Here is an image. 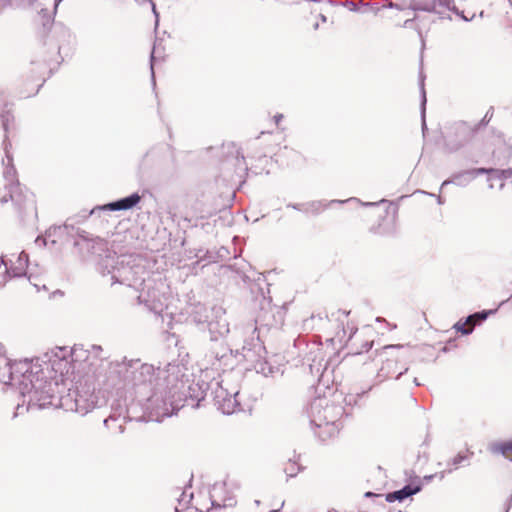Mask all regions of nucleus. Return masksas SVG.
Here are the masks:
<instances>
[{"label":"nucleus","mask_w":512,"mask_h":512,"mask_svg":"<svg viewBox=\"0 0 512 512\" xmlns=\"http://www.w3.org/2000/svg\"><path fill=\"white\" fill-rule=\"evenodd\" d=\"M502 181L503 180H510L512 182V168H505L502 169Z\"/></svg>","instance_id":"nucleus-56"},{"label":"nucleus","mask_w":512,"mask_h":512,"mask_svg":"<svg viewBox=\"0 0 512 512\" xmlns=\"http://www.w3.org/2000/svg\"><path fill=\"white\" fill-rule=\"evenodd\" d=\"M364 497L365 498H375V499H382L384 498V494H380V493H375V492H372V491H367L364 493Z\"/></svg>","instance_id":"nucleus-57"},{"label":"nucleus","mask_w":512,"mask_h":512,"mask_svg":"<svg viewBox=\"0 0 512 512\" xmlns=\"http://www.w3.org/2000/svg\"><path fill=\"white\" fill-rule=\"evenodd\" d=\"M214 344L210 347V353L214 357L217 362L220 358H222L225 354L232 350V348L225 342H213Z\"/></svg>","instance_id":"nucleus-32"},{"label":"nucleus","mask_w":512,"mask_h":512,"mask_svg":"<svg viewBox=\"0 0 512 512\" xmlns=\"http://www.w3.org/2000/svg\"><path fill=\"white\" fill-rule=\"evenodd\" d=\"M141 201V195L138 192H133L125 197L118 198L103 205H97L96 209L103 212H118L129 211L138 206Z\"/></svg>","instance_id":"nucleus-18"},{"label":"nucleus","mask_w":512,"mask_h":512,"mask_svg":"<svg viewBox=\"0 0 512 512\" xmlns=\"http://www.w3.org/2000/svg\"><path fill=\"white\" fill-rule=\"evenodd\" d=\"M25 0H8L10 5H16L19 6L24 3Z\"/></svg>","instance_id":"nucleus-64"},{"label":"nucleus","mask_w":512,"mask_h":512,"mask_svg":"<svg viewBox=\"0 0 512 512\" xmlns=\"http://www.w3.org/2000/svg\"><path fill=\"white\" fill-rule=\"evenodd\" d=\"M474 456V451H472L470 448H466V451H459L454 457L450 458L447 461V466L449 467L444 472H441L440 478L442 479L444 477V473H452L454 470L458 469L459 467H465L470 465V460Z\"/></svg>","instance_id":"nucleus-25"},{"label":"nucleus","mask_w":512,"mask_h":512,"mask_svg":"<svg viewBox=\"0 0 512 512\" xmlns=\"http://www.w3.org/2000/svg\"><path fill=\"white\" fill-rule=\"evenodd\" d=\"M6 187L9 188V192L0 198L1 204H6L8 201L14 202L15 201V197H14L15 190L19 188V187H14V186L11 187L9 185H6Z\"/></svg>","instance_id":"nucleus-46"},{"label":"nucleus","mask_w":512,"mask_h":512,"mask_svg":"<svg viewBox=\"0 0 512 512\" xmlns=\"http://www.w3.org/2000/svg\"><path fill=\"white\" fill-rule=\"evenodd\" d=\"M343 201H344V203L354 201V202H357L360 205L365 206V207H374V206H378L381 203L386 202V200H384V199L380 200L379 202H362L358 198H355V197H351V198H349L347 200H343Z\"/></svg>","instance_id":"nucleus-49"},{"label":"nucleus","mask_w":512,"mask_h":512,"mask_svg":"<svg viewBox=\"0 0 512 512\" xmlns=\"http://www.w3.org/2000/svg\"><path fill=\"white\" fill-rule=\"evenodd\" d=\"M475 172L480 175H487V181L502 180L503 174L502 169L492 167H477Z\"/></svg>","instance_id":"nucleus-31"},{"label":"nucleus","mask_w":512,"mask_h":512,"mask_svg":"<svg viewBox=\"0 0 512 512\" xmlns=\"http://www.w3.org/2000/svg\"><path fill=\"white\" fill-rule=\"evenodd\" d=\"M128 415H129V412L118 417L115 421L110 420L107 428L115 429L117 433L122 434L125 430L124 423H125V420L128 417Z\"/></svg>","instance_id":"nucleus-40"},{"label":"nucleus","mask_w":512,"mask_h":512,"mask_svg":"<svg viewBox=\"0 0 512 512\" xmlns=\"http://www.w3.org/2000/svg\"><path fill=\"white\" fill-rule=\"evenodd\" d=\"M30 65H31V67H32V68H31V72L33 73V75H35V76H37V77H40V76L44 73V71H45L46 69H48V76L43 78V82H42V84H40V85H39V87H38V89H36V92H39V89L43 86L44 82H45L48 78H50V77L55 73V71L50 75V67H49V66H46V65L44 64V62H43V60H42V59H41L40 63L35 64V65H32V64L30 63Z\"/></svg>","instance_id":"nucleus-35"},{"label":"nucleus","mask_w":512,"mask_h":512,"mask_svg":"<svg viewBox=\"0 0 512 512\" xmlns=\"http://www.w3.org/2000/svg\"><path fill=\"white\" fill-rule=\"evenodd\" d=\"M333 204H344L343 200H313L305 202V210L304 214L306 215H312V216H318L320 215L325 209L329 208Z\"/></svg>","instance_id":"nucleus-28"},{"label":"nucleus","mask_w":512,"mask_h":512,"mask_svg":"<svg viewBox=\"0 0 512 512\" xmlns=\"http://www.w3.org/2000/svg\"><path fill=\"white\" fill-rule=\"evenodd\" d=\"M452 329L455 330L456 333L460 334L461 336H469L473 333V327L467 326V319H459L454 325L452 326Z\"/></svg>","instance_id":"nucleus-37"},{"label":"nucleus","mask_w":512,"mask_h":512,"mask_svg":"<svg viewBox=\"0 0 512 512\" xmlns=\"http://www.w3.org/2000/svg\"><path fill=\"white\" fill-rule=\"evenodd\" d=\"M416 20L420 21L421 18L419 16L415 15L413 18L405 20L402 26L404 28H412V25H413L414 21H416Z\"/></svg>","instance_id":"nucleus-58"},{"label":"nucleus","mask_w":512,"mask_h":512,"mask_svg":"<svg viewBox=\"0 0 512 512\" xmlns=\"http://www.w3.org/2000/svg\"><path fill=\"white\" fill-rule=\"evenodd\" d=\"M236 159L237 160L241 159L243 162H245V156H244L243 152L240 149H238L236 151Z\"/></svg>","instance_id":"nucleus-61"},{"label":"nucleus","mask_w":512,"mask_h":512,"mask_svg":"<svg viewBox=\"0 0 512 512\" xmlns=\"http://www.w3.org/2000/svg\"><path fill=\"white\" fill-rule=\"evenodd\" d=\"M381 8L382 9H396V10L404 9L400 4L394 3V2L387 3V4L383 5Z\"/></svg>","instance_id":"nucleus-55"},{"label":"nucleus","mask_w":512,"mask_h":512,"mask_svg":"<svg viewBox=\"0 0 512 512\" xmlns=\"http://www.w3.org/2000/svg\"><path fill=\"white\" fill-rule=\"evenodd\" d=\"M16 265L22 266V268L26 271L29 265V255L25 252H21L17 256Z\"/></svg>","instance_id":"nucleus-47"},{"label":"nucleus","mask_w":512,"mask_h":512,"mask_svg":"<svg viewBox=\"0 0 512 512\" xmlns=\"http://www.w3.org/2000/svg\"><path fill=\"white\" fill-rule=\"evenodd\" d=\"M302 470L301 465L295 461L289 460V465L284 468V472L288 478H293Z\"/></svg>","instance_id":"nucleus-43"},{"label":"nucleus","mask_w":512,"mask_h":512,"mask_svg":"<svg viewBox=\"0 0 512 512\" xmlns=\"http://www.w3.org/2000/svg\"><path fill=\"white\" fill-rule=\"evenodd\" d=\"M193 320L198 325L207 327L211 342H217L219 338H224L230 332L229 323L225 317H216L215 320H208L207 317L202 319L194 315Z\"/></svg>","instance_id":"nucleus-17"},{"label":"nucleus","mask_w":512,"mask_h":512,"mask_svg":"<svg viewBox=\"0 0 512 512\" xmlns=\"http://www.w3.org/2000/svg\"><path fill=\"white\" fill-rule=\"evenodd\" d=\"M283 114L281 113H277L276 115H274L273 119H274V122L278 125L280 123V121L283 119Z\"/></svg>","instance_id":"nucleus-62"},{"label":"nucleus","mask_w":512,"mask_h":512,"mask_svg":"<svg viewBox=\"0 0 512 512\" xmlns=\"http://www.w3.org/2000/svg\"><path fill=\"white\" fill-rule=\"evenodd\" d=\"M411 474L409 480L402 488L384 494L385 502L393 503L397 501L401 503L422 491L423 482L421 478L417 476L414 471H411Z\"/></svg>","instance_id":"nucleus-15"},{"label":"nucleus","mask_w":512,"mask_h":512,"mask_svg":"<svg viewBox=\"0 0 512 512\" xmlns=\"http://www.w3.org/2000/svg\"><path fill=\"white\" fill-rule=\"evenodd\" d=\"M97 271L105 275H111V284H122L129 287L141 286L144 284L149 272L146 270L141 259L131 255L107 254L96 265Z\"/></svg>","instance_id":"nucleus-5"},{"label":"nucleus","mask_w":512,"mask_h":512,"mask_svg":"<svg viewBox=\"0 0 512 512\" xmlns=\"http://www.w3.org/2000/svg\"><path fill=\"white\" fill-rule=\"evenodd\" d=\"M408 8L412 11H423L437 14L442 20H452L450 14H444L435 8V0H410Z\"/></svg>","instance_id":"nucleus-26"},{"label":"nucleus","mask_w":512,"mask_h":512,"mask_svg":"<svg viewBox=\"0 0 512 512\" xmlns=\"http://www.w3.org/2000/svg\"><path fill=\"white\" fill-rule=\"evenodd\" d=\"M498 311L497 308L494 309H483L477 312H474V316H476V325H482L484 321H486L491 315L496 314Z\"/></svg>","instance_id":"nucleus-41"},{"label":"nucleus","mask_w":512,"mask_h":512,"mask_svg":"<svg viewBox=\"0 0 512 512\" xmlns=\"http://www.w3.org/2000/svg\"><path fill=\"white\" fill-rule=\"evenodd\" d=\"M437 5L452 12V9L455 8L456 4L454 0H435V7Z\"/></svg>","instance_id":"nucleus-50"},{"label":"nucleus","mask_w":512,"mask_h":512,"mask_svg":"<svg viewBox=\"0 0 512 512\" xmlns=\"http://www.w3.org/2000/svg\"><path fill=\"white\" fill-rule=\"evenodd\" d=\"M476 168H470L453 173L448 179L444 180L440 186V191L449 184L459 187L467 186L474 178L478 176Z\"/></svg>","instance_id":"nucleus-24"},{"label":"nucleus","mask_w":512,"mask_h":512,"mask_svg":"<svg viewBox=\"0 0 512 512\" xmlns=\"http://www.w3.org/2000/svg\"><path fill=\"white\" fill-rule=\"evenodd\" d=\"M426 105H427V103H425L424 101H422V103H419L421 131H422L423 137H425L426 134L428 133V126H427V122H426Z\"/></svg>","instance_id":"nucleus-42"},{"label":"nucleus","mask_w":512,"mask_h":512,"mask_svg":"<svg viewBox=\"0 0 512 512\" xmlns=\"http://www.w3.org/2000/svg\"><path fill=\"white\" fill-rule=\"evenodd\" d=\"M229 255V250L225 246H221L217 250H211L206 248L198 249L195 256L199 261H206L207 263H216L218 260H223Z\"/></svg>","instance_id":"nucleus-27"},{"label":"nucleus","mask_w":512,"mask_h":512,"mask_svg":"<svg viewBox=\"0 0 512 512\" xmlns=\"http://www.w3.org/2000/svg\"><path fill=\"white\" fill-rule=\"evenodd\" d=\"M210 500H211V512H222L223 509L227 507H232L236 504V501L234 498H225L223 500V503H219L217 500L214 499V496L210 494Z\"/></svg>","instance_id":"nucleus-34"},{"label":"nucleus","mask_w":512,"mask_h":512,"mask_svg":"<svg viewBox=\"0 0 512 512\" xmlns=\"http://www.w3.org/2000/svg\"><path fill=\"white\" fill-rule=\"evenodd\" d=\"M100 211L101 210L96 209V206L93 207L89 211H87L86 209H83L76 215L69 217L66 221H69L70 223H74V227H76L77 224L84 222L87 218L94 215L96 212H100Z\"/></svg>","instance_id":"nucleus-33"},{"label":"nucleus","mask_w":512,"mask_h":512,"mask_svg":"<svg viewBox=\"0 0 512 512\" xmlns=\"http://www.w3.org/2000/svg\"><path fill=\"white\" fill-rule=\"evenodd\" d=\"M1 263L4 264V266H5L4 277L6 280L27 277V271H25L22 268V266L20 267V266L14 264L11 260H10L9 265H8V263L4 262L3 260L1 261Z\"/></svg>","instance_id":"nucleus-30"},{"label":"nucleus","mask_w":512,"mask_h":512,"mask_svg":"<svg viewBox=\"0 0 512 512\" xmlns=\"http://www.w3.org/2000/svg\"><path fill=\"white\" fill-rule=\"evenodd\" d=\"M42 362L46 365V369H51L55 373H59L61 376L68 374L72 367L71 362L65 354L60 356L58 352L54 351L51 352V355L49 353H45Z\"/></svg>","instance_id":"nucleus-21"},{"label":"nucleus","mask_w":512,"mask_h":512,"mask_svg":"<svg viewBox=\"0 0 512 512\" xmlns=\"http://www.w3.org/2000/svg\"><path fill=\"white\" fill-rule=\"evenodd\" d=\"M488 450L492 454L507 457L509 453L512 454V438L507 440L495 441L489 445Z\"/></svg>","instance_id":"nucleus-29"},{"label":"nucleus","mask_w":512,"mask_h":512,"mask_svg":"<svg viewBox=\"0 0 512 512\" xmlns=\"http://www.w3.org/2000/svg\"><path fill=\"white\" fill-rule=\"evenodd\" d=\"M464 158L466 159V161H468L470 163L477 164V163H479L481 161L482 154L474 153V152H471V151H467L465 153Z\"/></svg>","instance_id":"nucleus-48"},{"label":"nucleus","mask_w":512,"mask_h":512,"mask_svg":"<svg viewBox=\"0 0 512 512\" xmlns=\"http://www.w3.org/2000/svg\"><path fill=\"white\" fill-rule=\"evenodd\" d=\"M3 150H4V154H5V158L7 160V164L6 166H15L14 165V158H13V154L11 153V148H6V147H3Z\"/></svg>","instance_id":"nucleus-52"},{"label":"nucleus","mask_w":512,"mask_h":512,"mask_svg":"<svg viewBox=\"0 0 512 512\" xmlns=\"http://www.w3.org/2000/svg\"><path fill=\"white\" fill-rule=\"evenodd\" d=\"M139 5H144L146 3H149L151 6V11L154 16V33H155V40L150 52L149 56V66H150V77H151V83L153 89L156 87V78H155V70H154V64L156 61L164 58V47L161 45L163 38H161L158 35L159 25H160V13L157 9L156 3L154 0H135Z\"/></svg>","instance_id":"nucleus-14"},{"label":"nucleus","mask_w":512,"mask_h":512,"mask_svg":"<svg viewBox=\"0 0 512 512\" xmlns=\"http://www.w3.org/2000/svg\"><path fill=\"white\" fill-rule=\"evenodd\" d=\"M216 385L218 387L212 392V394L214 395L213 400L217 409L224 415H231L237 411H240L241 405L237 400L238 392L231 394L222 386H220L218 382Z\"/></svg>","instance_id":"nucleus-16"},{"label":"nucleus","mask_w":512,"mask_h":512,"mask_svg":"<svg viewBox=\"0 0 512 512\" xmlns=\"http://www.w3.org/2000/svg\"><path fill=\"white\" fill-rule=\"evenodd\" d=\"M286 207H287V208H292V209H294V210H296V211H299V212L304 213V210H305V203H292V202H290V203H288V204L286 205Z\"/></svg>","instance_id":"nucleus-53"},{"label":"nucleus","mask_w":512,"mask_h":512,"mask_svg":"<svg viewBox=\"0 0 512 512\" xmlns=\"http://www.w3.org/2000/svg\"><path fill=\"white\" fill-rule=\"evenodd\" d=\"M341 371V369H339ZM344 373V377L347 381L355 382L348 390L344 398V403L346 406L353 407L358 404V400L362 397L366 396L374 387V384L367 383L363 385H358L363 380H356L355 378L351 379L347 377V370H342Z\"/></svg>","instance_id":"nucleus-19"},{"label":"nucleus","mask_w":512,"mask_h":512,"mask_svg":"<svg viewBox=\"0 0 512 512\" xmlns=\"http://www.w3.org/2000/svg\"><path fill=\"white\" fill-rule=\"evenodd\" d=\"M19 400L16 405V412L26 406L25 410L28 411L31 407L43 409L52 404L54 397V390L52 382L47 380L45 374L36 375L30 382H25L19 388L17 393Z\"/></svg>","instance_id":"nucleus-7"},{"label":"nucleus","mask_w":512,"mask_h":512,"mask_svg":"<svg viewBox=\"0 0 512 512\" xmlns=\"http://www.w3.org/2000/svg\"><path fill=\"white\" fill-rule=\"evenodd\" d=\"M0 127L4 132L2 147L12 148L10 133L16 130V118L12 109L5 108L0 112Z\"/></svg>","instance_id":"nucleus-23"},{"label":"nucleus","mask_w":512,"mask_h":512,"mask_svg":"<svg viewBox=\"0 0 512 512\" xmlns=\"http://www.w3.org/2000/svg\"><path fill=\"white\" fill-rule=\"evenodd\" d=\"M462 319H467V326L473 327V330L475 329V327L478 326V325H476V316H474V313L469 314L466 317H462Z\"/></svg>","instance_id":"nucleus-54"},{"label":"nucleus","mask_w":512,"mask_h":512,"mask_svg":"<svg viewBox=\"0 0 512 512\" xmlns=\"http://www.w3.org/2000/svg\"><path fill=\"white\" fill-rule=\"evenodd\" d=\"M492 116H493V107H490L488 109V111L486 112V114L484 115V117L478 123L473 125V127L476 130V132H478L479 130L485 128L489 124Z\"/></svg>","instance_id":"nucleus-44"},{"label":"nucleus","mask_w":512,"mask_h":512,"mask_svg":"<svg viewBox=\"0 0 512 512\" xmlns=\"http://www.w3.org/2000/svg\"><path fill=\"white\" fill-rule=\"evenodd\" d=\"M374 345L373 341H365L361 345V349L347 353L338 365V369L347 370L348 378L356 380H364L374 375V386L382 383L384 380L396 374L395 379L407 373L409 370L406 358H402V351L383 353L382 348L376 349L373 354L380 358L382 365L377 369V364L369 352Z\"/></svg>","instance_id":"nucleus-2"},{"label":"nucleus","mask_w":512,"mask_h":512,"mask_svg":"<svg viewBox=\"0 0 512 512\" xmlns=\"http://www.w3.org/2000/svg\"><path fill=\"white\" fill-rule=\"evenodd\" d=\"M436 476H437V474H429V475H425V476L421 479V481L423 482V484H424V483H430V482L434 479V477H436Z\"/></svg>","instance_id":"nucleus-60"},{"label":"nucleus","mask_w":512,"mask_h":512,"mask_svg":"<svg viewBox=\"0 0 512 512\" xmlns=\"http://www.w3.org/2000/svg\"><path fill=\"white\" fill-rule=\"evenodd\" d=\"M305 365L308 366L310 374L319 379L327 369L322 349L317 347L314 351H310L303 360V366Z\"/></svg>","instance_id":"nucleus-22"},{"label":"nucleus","mask_w":512,"mask_h":512,"mask_svg":"<svg viewBox=\"0 0 512 512\" xmlns=\"http://www.w3.org/2000/svg\"><path fill=\"white\" fill-rule=\"evenodd\" d=\"M71 239L83 261L93 260L98 264L107 254L114 253L108 249L107 242L104 239L93 236L79 227H75L74 237H71Z\"/></svg>","instance_id":"nucleus-9"},{"label":"nucleus","mask_w":512,"mask_h":512,"mask_svg":"<svg viewBox=\"0 0 512 512\" xmlns=\"http://www.w3.org/2000/svg\"><path fill=\"white\" fill-rule=\"evenodd\" d=\"M341 5L345 8H347L351 12L365 13L366 10H363V8H367L371 4L364 3V2L356 3L354 1L347 0V1L342 2Z\"/></svg>","instance_id":"nucleus-38"},{"label":"nucleus","mask_w":512,"mask_h":512,"mask_svg":"<svg viewBox=\"0 0 512 512\" xmlns=\"http://www.w3.org/2000/svg\"><path fill=\"white\" fill-rule=\"evenodd\" d=\"M344 415L350 416L344 406L334 401L330 402L325 398L314 400L309 409L310 424L316 428L323 425H333L338 428L337 422Z\"/></svg>","instance_id":"nucleus-10"},{"label":"nucleus","mask_w":512,"mask_h":512,"mask_svg":"<svg viewBox=\"0 0 512 512\" xmlns=\"http://www.w3.org/2000/svg\"><path fill=\"white\" fill-rule=\"evenodd\" d=\"M511 505H512V494L507 499L505 512H509Z\"/></svg>","instance_id":"nucleus-63"},{"label":"nucleus","mask_w":512,"mask_h":512,"mask_svg":"<svg viewBox=\"0 0 512 512\" xmlns=\"http://www.w3.org/2000/svg\"><path fill=\"white\" fill-rule=\"evenodd\" d=\"M237 273L240 275L243 283L249 286L251 293H254L255 289H257V295L254 299L255 305L258 307V312L255 316V323L264 326L273 325L275 319L274 314L272 313V298L269 295H265L259 282L256 280L252 281L251 278L242 271L238 270Z\"/></svg>","instance_id":"nucleus-11"},{"label":"nucleus","mask_w":512,"mask_h":512,"mask_svg":"<svg viewBox=\"0 0 512 512\" xmlns=\"http://www.w3.org/2000/svg\"><path fill=\"white\" fill-rule=\"evenodd\" d=\"M280 358L277 354L269 357L264 343L257 336L249 342L245 341L241 350L232 349L212 365L225 372L234 370L240 363L246 361L252 364L258 374L264 377H275L277 374L282 376L284 373V365L279 362Z\"/></svg>","instance_id":"nucleus-4"},{"label":"nucleus","mask_w":512,"mask_h":512,"mask_svg":"<svg viewBox=\"0 0 512 512\" xmlns=\"http://www.w3.org/2000/svg\"><path fill=\"white\" fill-rule=\"evenodd\" d=\"M74 230V223H70L69 221H65L63 225H53L45 232V237L43 239L40 236L37 237L36 243H40L41 241V244L46 246L49 240L52 244H56L58 241L57 238H61L63 236H66L67 240H69L71 237H74Z\"/></svg>","instance_id":"nucleus-20"},{"label":"nucleus","mask_w":512,"mask_h":512,"mask_svg":"<svg viewBox=\"0 0 512 512\" xmlns=\"http://www.w3.org/2000/svg\"><path fill=\"white\" fill-rule=\"evenodd\" d=\"M38 14L41 17V25L36 30L39 47L31 58V64H38L42 59L50 67L51 75L68 56L65 50L72 34L64 23L55 21L54 10L50 13L47 8H42Z\"/></svg>","instance_id":"nucleus-3"},{"label":"nucleus","mask_w":512,"mask_h":512,"mask_svg":"<svg viewBox=\"0 0 512 512\" xmlns=\"http://www.w3.org/2000/svg\"><path fill=\"white\" fill-rule=\"evenodd\" d=\"M39 361V357L15 361L9 359V363L3 364L4 368H1L0 380L7 388H11L13 393L17 394L23 383L30 382L36 375L43 374L44 368Z\"/></svg>","instance_id":"nucleus-8"},{"label":"nucleus","mask_w":512,"mask_h":512,"mask_svg":"<svg viewBox=\"0 0 512 512\" xmlns=\"http://www.w3.org/2000/svg\"><path fill=\"white\" fill-rule=\"evenodd\" d=\"M402 351V358H406L408 364L410 362H435L438 358L434 355V346L429 344H420L410 346L409 344H389L382 347L383 353Z\"/></svg>","instance_id":"nucleus-13"},{"label":"nucleus","mask_w":512,"mask_h":512,"mask_svg":"<svg viewBox=\"0 0 512 512\" xmlns=\"http://www.w3.org/2000/svg\"><path fill=\"white\" fill-rule=\"evenodd\" d=\"M4 178L9 182V186L20 187V183L17 179V170L15 166H6L3 171Z\"/></svg>","instance_id":"nucleus-36"},{"label":"nucleus","mask_w":512,"mask_h":512,"mask_svg":"<svg viewBox=\"0 0 512 512\" xmlns=\"http://www.w3.org/2000/svg\"><path fill=\"white\" fill-rule=\"evenodd\" d=\"M166 382H168L169 386L177 388L179 399H175V401H166V409L167 414L164 417H170L175 414L186 402L188 399L195 401V404H192V407L198 408L200 402L203 401L207 395V391L210 388V383L198 378L195 380L193 378L190 381L189 376L182 375L181 379L178 376L170 374L166 375Z\"/></svg>","instance_id":"nucleus-6"},{"label":"nucleus","mask_w":512,"mask_h":512,"mask_svg":"<svg viewBox=\"0 0 512 512\" xmlns=\"http://www.w3.org/2000/svg\"><path fill=\"white\" fill-rule=\"evenodd\" d=\"M452 13L464 22H471L476 17L475 13H473L470 17H467L464 11L460 10L456 5L455 8L452 9Z\"/></svg>","instance_id":"nucleus-45"},{"label":"nucleus","mask_w":512,"mask_h":512,"mask_svg":"<svg viewBox=\"0 0 512 512\" xmlns=\"http://www.w3.org/2000/svg\"><path fill=\"white\" fill-rule=\"evenodd\" d=\"M166 372L140 359L126 357L109 363L105 373L97 380L93 376L80 379L76 385V403L84 402L88 409L110 405V415L103 420L108 427L110 420L128 413L138 406L149 417H164L166 401L179 399L177 388L166 382Z\"/></svg>","instance_id":"nucleus-1"},{"label":"nucleus","mask_w":512,"mask_h":512,"mask_svg":"<svg viewBox=\"0 0 512 512\" xmlns=\"http://www.w3.org/2000/svg\"><path fill=\"white\" fill-rule=\"evenodd\" d=\"M371 5L368 6L367 8H363V10H366V12L370 9V10H373V12L375 14H377L379 11H380V7H378V4L377 3H370Z\"/></svg>","instance_id":"nucleus-59"},{"label":"nucleus","mask_w":512,"mask_h":512,"mask_svg":"<svg viewBox=\"0 0 512 512\" xmlns=\"http://www.w3.org/2000/svg\"><path fill=\"white\" fill-rule=\"evenodd\" d=\"M425 80H426V75H425L423 69L420 68L419 74H418V87H419V98H420L419 100H420V103H422V101L427 103V94H426V88H425Z\"/></svg>","instance_id":"nucleus-39"},{"label":"nucleus","mask_w":512,"mask_h":512,"mask_svg":"<svg viewBox=\"0 0 512 512\" xmlns=\"http://www.w3.org/2000/svg\"><path fill=\"white\" fill-rule=\"evenodd\" d=\"M457 347L456 339L451 338L449 339L444 346L440 349V352L442 353H448L449 351L455 349Z\"/></svg>","instance_id":"nucleus-51"},{"label":"nucleus","mask_w":512,"mask_h":512,"mask_svg":"<svg viewBox=\"0 0 512 512\" xmlns=\"http://www.w3.org/2000/svg\"><path fill=\"white\" fill-rule=\"evenodd\" d=\"M475 128L466 121H457L447 127L444 147L449 153H454L470 143L476 135Z\"/></svg>","instance_id":"nucleus-12"}]
</instances>
